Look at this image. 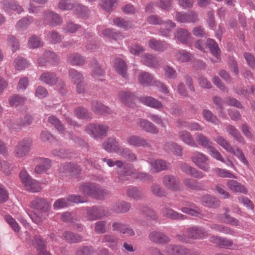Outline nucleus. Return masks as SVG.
Here are the masks:
<instances>
[{"label":"nucleus","instance_id":"f257e3e1","mask_svg":"<svg viewBox=\"0 0 255 255\" xmlns=\"http://www.w3.org/2000/svg\"><path fill=\"white\" fill-rule=\"evenodd\" d=\"M110 128L108 126L101 123H90L88 124L85 131L95 139H101L107 136Z\"/></svg>","mask_w":255,"mask_h":255},{"label":"nucleus","instance_id":"f03ea898","mask_svg":"<svg viewBox=\"0 0 255 255\" xmlns=\"http://www.w3.org/2000/svg\"><path fill=\"white\" fill-rule=\"evenodd\" d=\"M191 160L199 169L205 172H209L210 167L208 163L209 158L204 153L194 151L192 153Z\"/></svg>","mask_w":255,"mask_h":255},{"label":"nucleus","instance_id":"7ed1b4c3","mask_svg":"<svg viewBox=\"0 0 255 255\" xmlns=\"http://www.w3.org/2000/svg\"><path fill=\"white\" fill-rule=\"evenodd\" d=\"M128 170L127 173H124V179H122V181H125L128 180V179L127 177L128 176H132L133 178L139 179L141 181H151L153 179V177L149 174L140 172L136 170L133 166L131 164H127V167L125 171Z\"/></svg>","mask_w":255,"mask_h":255},{"label":"nucleus","instance_id":"20e7f679","mask_svg":"<svg viewBox=\"0 0 255 255\" xmlns=\"http://www.w3.org/2000/svg\"><path fill=\"white\" fill-rule=\"evenodd\" d=\"M126 141L131 147L143 148L152 147L150 140L136 135L128 136L126 139Z\"/></svg>","mask_w":255,"mask_h":255},{"label":"nucleus","instance_id":"39448f33","mask_svg":"<svg viewBox=\"0 0 255 255\" xmlns=\"http://www.w3.org/2000/svg\"><path fill=\"white\" fill-rule=\"evenodd\" d=\"M32 145V140L30 138H24L19 141L14 147V152L17 157H23L27 154L30 150Z\"/></svg>","mask_w":255,"mask_h":255},{"label":"nucleus","instance_id":"423d86ee","mask_svg":"<svg viewBox=\"0 0 255 255\" xmlns=\"http://www.w3.org/2000/svg\"><path fill=\"white\" fill-rule=\"evenodd\" d=\"M51 203L46 199L40 197H36L32 200L30 207L34 210L39 211L42 213H46L51 209Z\"/></svg>","mask_w":255,"mask_h":255},{"label":"nucleus","instance_id":"0eeeda50","mask_svg":"<svg viewBox=\"0 0 255 255\" xmlns=\"http://www.w3.org/2000/svg\"><path fill=\"white\" fill-rule=\"evenodd\" d=\"M102 160L107 163L108 166L112 167L116 165L117 166V172L118 174V178L120 181L122 179H124V173H128L129 171L128 170L125 171L127 167V164H125V163L122 160H116L114 161L112 159H108L106 158H102Z\"/></svg>","mask_w":255,"mask_h":255},{"label":"nucleus","instance_id":"6e6552de","mask_svg":"<svg viewBox=\"0 0 255 255\" xmlns=\"http://www.w3.org/2000/svg\"><path fill=\"white\" fill-rule=\"evenodd\" d=\"M175 38L179 42L190 46L193 41L191 33L183 28H177L174 34Z\"/></svg>","mask_w":255,"mask_h":255},{"label":"nucleus","instance_id":"1a4fd4ad","mask_svg":"<svg viewBox=\"0 0 255 255\" xmlns=\"http://www.w3.org/2000/svg\"><path fill=\"white\" fill-rule=\"evenodd\" d=\"M42 20L45 23L52 26L59 25L62 23V20L59 15L50 10H46L43 12Z\"/></svg>","mask_w":255,"mask_h":255},{"label":"nucleus","instance_id":"9d476101","mask_svg":"<svg viewBox=\"0 0 255 255\" xmlns=\"http://www.w3.org/2000/svg\"><path fill=\"white\" fill-rule=\"evenodd\" d=\"M162 183L167 189L178 191L181 189L179 179L173 175H165L162 178Z\"/></svg>","mask_w":255,"mask_h":255},{"label":"nucleus","instance_id":"9b49d317","mask_svg":"<svg viewBox=\"0 0 255 255\" xmlns=\"http://www.w3.org/2000/svg\"><path fill=\"white\" fill-rule=\"evenodd\" d=\"M175 19L180 23H194L198 19V14L193 10L187 12H177Z\"/></svg>","mask_w":255,"mask_h":255},{"label":"nucleus","instance_id":"f8f14e48","mask_svg":"<svg viewBox=\"0 0 255 255\" xmlns=\"http://www.w3.org/2000/svg\"><path fill=\"white\" fill-rule=\"evenodd\" d=\"M186 234L189 238L195 240H202L206 238L209 234L204 228L199 226H194L188 228Z\"/></svg>","mask_w":255,"mask_h":255},{"label":"nucleus","instance_id":"ddd939ff","mask_svg":"<svg viewBox=\"0 0 255 255\" xmlns=\"http://www.w3.org/2000/svg\"><path fill=\"white\" fill-rule=\"evenodd\" d=\"M87 220L89 221L96 220L101 219L106 215V212L103 207H92L86 208Z\"/></svg>","mask_w":255,"mask_h":255},{"label":"nucleus","instance_id":"4468645a","mask_svg":"<svg viewBox=\"0 0 255 255\" xmlns=\"http://www.w3.org/2000/svg\"><path fill=\"white\" fill-rule=\"evenodd\" d=\"M137 124L142 130L151 134H156L159 132L158 128L152 122L144 119H138Z\"/></svg>","mask_w":255,"mask_h":255},{"label":"nucleus","instance_id":"2eb2a0df","mask_svg":"<svg viewBox=\"0 0 255 255\" xmlns=\"http://www.w3.org/2000/svg\"><path fill=\"white\" fill-rule=\"evenodd\" d=\"M102 146L108 152H116L119 154L122 149L119 142L113 137L105 140L102 144Z\"/></svg>","mask_w":255,"mask_h":255},{"label":"nucleus","instance_id":"dca6fc26","mask_svg":"<svg viewBox=\"0 0 255 255\" xmlns=\"http://www.w3.org/2000/svg\"><path fill=\"white\" fill-rule=\"evenodd\" d=\"M127 196L130 199L138 201L142 200L144 197L143 191L136 186H129L126 189Z\"/></svg>","mask_w":255,"mask_h":255},{"label":"nucleus","instance_id":"f3484780","mask_svg":"<svg viewBox=\"0 0 255 255\" xmlns=\"http://www.w3.org/2000/svg\"><path fill=\"white\" fill-rule=\"evenodd\" d=\"M165 253L167 255H188L189 250L180 246L169 245L166 247Z\"/></svg>","mask_w":255,"mask_h":255},{"label":"nucleus","instance_id":"a211bd4d","mask_svg":"<svg viewBox=\"0 0 255 255\" xmlns=\"http://www.w3.org/2000/svg\"><path fill=\"white\" fill-rule=\"evenodd\" d=\"M39 80L49 86H53L59 81V78L55 73L50 71H45L39 78Z\"/></svg>","mask_w":255,"mask_h":255},{"label":"nucleus","instance_id":"6ab92c4d","mask_svg":"<svg viewBox=\"0 0 255 255\" xmlns=\"http://www.w3.org/2000/svg\"><path fill=\"white\" fill-rule=\"evenodd\" d=\"M160 212L162 216L171 220H183L187 219V217L168 207L162 209Z\"/></svg>","mask_w":255,"mask_h":255},{"label":"nucleus","instance_id":"aec40b11","mask_svg":"<svg viewBox=\"0 0 255 255\" xmlns=\"http://www.w3.org/2000/svg\"><path fill=\"white\" fill-rule=\"evenodd\" d=\"M160 212L162 216L171 220H183L187 219V217L168 207L162 209Z\"/></svg>","mask_w":255,"mask_h":255},{"label":"nucleus","instance_id":"412c9836","mask_svg":"<svg viewBox=\"0 0 255 255\" xmlns=\"http://www.w3.org/2000/svg\"><path fill=\"white\" fill-rule=\"evenodd\" d=\"M160 212L162 216L171 220H183L187 219V217L168 207L162 209Z\"/></svg>","mask_w":255,"mask_h":255},{"label":"nucleus","instance_id":"4be33fe9","mask_svg":"<svg viewBox=\"0 0 255 255\" xmlns=\"http://www.w3.org/2000/svg\"><path fill=\"white\" fill-rule=\"evenodd\" d=\"M114 67L115 71L123 78L127 79V66L126 62L122 59L116 58L114 60Z\"/></svg>","mask_w":255,"mask_h":255},{"label":"nucleus","instance_id":"5701e85b","mask_svg":"<svg viewBox=\"0 0 255 255\" xmlns=\"http://www.w3.org/2000/svg\"><path fill=\"white\" fill-rule=\"evenodd\" d=\"M2 4L3 8L7 12L13 10L18 13H20L24 11L23 8L19 3L13 0H3Z\"/></svg>","mask_w":255,"mask_h":255},{"label":"nucleus","instance_id":"b1692460","mask_svg":"<svg viewBox=\"0 0 255 255\" xmlns=\"http://www.w3.org/2000/svg\"><path fill=\"white\" fill-rule=\"evenodd\" d=\"M149 164L151 166V170L155 172H158L168 169V163L165 160L157 159H149Z\"/></svg>","mask_w":255,"mask_h":255},{"label":"nucleus","instance_id":"393cba45","mask_svg":"<svg viewBox=\"0 0 255 255\" xmlns=\"http://www.w3.org/2000/svg\"><path fill=\"white\" fill-rule=\"evenodd\" d=\"M91 109L94 112L98 115L106 116L111 114L112 113L108 107L96 101H94L92 102Z\"/></svg>","mask_w":255,"mask_h":255},{"label":"nucleus","instance_id":"a878e982","mask_svg":"<svg viewBox=\"0 0 255 255\" xmlns=\"http://www.w3.org/2000/svg\"><path fill=\"white\" fill-rule=\"evenodd\" d=\"M35 162L39 164L35 168V172L38 174L46 171L51 166L50 160L48 158L37 157L35 159Z\"/></svg>","mask_w":255,"mask_h":255},{"label":"nucleus","instance_id":"bb28decb","mask_svg":"<svg viewBox=\"0 0 255 255\" xmlns=\"http://www.w3.org/2000/svg\"><path fill=\"white\" fill-rule=\"evenodd\" d=\"M142 104L152 108L159 110L163 107L162 103L158 100L150 96H144L140 98Z\"/></svg>","mask_w":255,"mask_h":255},{"label":"nucleus","instance_id":"cd10ccee","mask_svg":"<svg viewBox=\"0 0 255 255\" xmlns=\"http://www.w3.org/2000/svg\"><path fill=\"white\" fill-rule=\"evenodd\" d=\"M141 62L149 67L156 68L159 64V61L156 57L153 54L149 53H145L141 56Z\"/></svg>","mask_w":255,"mask_h":255},{"label":"nucleus","instance_id":"c85d7f7f","mask_svg":"<svg viewBox=\"0 0 255 255\" xmlns=\"http://www.w3.org/2000/svg\"><path fill=\"white\" fill-rule=\"evenodd\" d=\"M149 239L151 242L157 244H165L169 241L168 237L164 233L155 231L149 234Z\"/></svg>","mask_w":255,"mask_h":255},{"label":"nucleus","instance_id":"c756f323","mask_svg":"<svg viewBox=\"0 0 255 255\" xmlns=\"http://www.w3.org/2000/svg\"><path fill=\"white\" fill-rule=\"evenodd\" d=\"M130 203L125 201H118L112 205V210L117 213H126L130 209Z\"/></svg>","mask_w":255,"mask_h":255},{"label":"nucleus","instance_id":"7c9ffc66","mask_svg":"<svg viewBox=\"0 0 255 255\" xmlns=\"http://www.w3.org/2000/svg\"><path fill=\"white\" fill-rule=\"evenodd\" d=\"M101 242L105 244L112 250H116L118 245V239L113 235L106 234L102 237Z\"/></svg>","mask_w":255,"mask_h":255},{"label":"nucleus","instance_id":"2f4dec72","mask_svg":"<svg viewBox=\"0 0 255 255\" xmlns=\"http://www.w3.org/2000/svg\"><path fill=\"white\" fill-rule=\"evenodd\" d=\"M148 45L153 50L163 51L167 48L168 44L165 41L158 40L152 38L149 40Z\"/></svg>","mask_w":255,"mask_h":255},{"label":"nucleus","instance_id":"473e14b6","mask_svg":"<svg viewBox=\"0 0 255 255\" xmlns=\"http://www.w3.org/2000/svg\"><path fill=\"white\" fill-rule=\"evenodd\" d=\"M180 139L186 144L193 147H198V145L194 140L192 135L189 131L183 130L179 133Z\"/></svg>","mask_w":255,"mask_h":255},{"label":"nucleus","instance_id":"72a5a7b5","mask_svg":"<svg viewBox=\"0 0 255 255\" xmlns=\"http://www.w3.org/2000/svg\"><path fill=\"white\" fill-rule=\"evenodd\" d=\"M97 185L85 183L79 186V191L84 195L90 196L94 198Z\"/></svg>","mask_w":255,"mask_h":255},{"label":"nucleus","instance_id":"f704fd0d","mask_svg":"<svg viewBox=\"0 0 255 255\" xmlns=\"http://www.w3.org/2000/svg\"><path fill=\"white\" fill-rule=\"evenodd\" d=\"M162 24L164 27H161L159 29V34L164 37H169L172 30L175 27L176 24L171 20H167L165 21H162Z\"/></svg>","mask_w":255,"mask_h":255},{"label":"nucleus","instance_id":"c9c22d12","mask_svg":"<svg viewBox=\"0 0 255 255\" xmlns=\"http://www.w3.org/2000/svg\"><path fill=\"white\" fill-rule=\"evenodd\" d=\"M61 171L67 174L75 175L79 174L81 169L78 165L67 163L62 165Z\"/></svg>","mask_w":255,"mask_h":255},{"label":"nucleus","instance_id":"e433bc0d","mask_svg":"<svg viewBox=\"0 0 255 255\" xmlns=\"http://www.w3.org/2000/svg\"><path fill=\"white\" fill-rule=\"evenodd\" d=\"M138 81L143 86H150L154 82L153 76L146 72H141L139 73Z\"/></svg>","mask_w":255,"mask_h":255},{"label":"nucleus","instance_id":"4c0bfd02","mask_svg":"<svg viewBox=\"0 0 255 255\" xmlns=\"http://www.w3.org/2000/svg\"><path fill=\"white\" fill-rule=\"evenodd\" d=\"M201 201L202 204L211 208H217L220 204L219 199L210 195H206L201 197Z\"/></svg>","mask_w":255,"mask_h":255},{"label":"nucleus","instance_id":"58836bf2","mask_svg":"<svg viewBox=\"0 0 255 255\" xmlns=\"http://www.w3.org/2000/svg\"><path fill=\"white\" fill-rule=\"evenodd\" d=\"M67 62L73 66H82L85 63L83 57L78 53H70L67 55Z\"/></svg>","mask_w":255,"mask_h":255},{"label":"nucleus","instance_id":"ea45409f","mask_svg":"<svg viewBox=\"0 0 255 255\" xmlns=\"http://www.w3.org/2000/svg\"><path fill=\"white\" fill-rule=\"evenodd\" d=\"M202 114L204 120L208 123L217 126L220 123V120L217 118V116L214 115L212 111L208 109H203Z\"/></svg>","mask_w":255,"mask_h":255},{"label":"nucleus","instance_id":"a19ab883","mask_svg":"<svg viewBox=\"0 0 255 255\" xmlns=\"http://www.w3.org/2000/svg\"><path fill=\"white\" fill-rule=\"evenodd\" d=\"M227 186L231 190L234 192H241L244 194H246L248 192L244 185L236 180H229L227 183Z\"/></svg>","mask_w":255,"mask_h":255},{"label":"nucleus","instance_id":"79ce46f5","mask_svg":"<svg viewBox=\"0 0 255 255\" xmlns=\"http://www.w3.org/2000/svg\"><path fill=\"white\" fill-rule=\"evenodd\" d=\"M142 215L147 219L156 221L158 219V216L155 211L149 207L143 206L140 208Z\"/></svg>","mask_w":255,"mask_h":255},{"label":"nucleus","instance_id":"37998d69","mask_svg":"<svg viewBox=\"0 0 255 255\" xmlns=\"http://www.w3.org/2000/svg\"><path fill=\"white\" fill-rule=\"evenodd\" d=\"M164 149L167 151H172L177 156L182 155V147L181 146L173 142H167L164 144Z\"/></svg>","mask_w":255,"mask_h":255},{"label":"nucleus","instance_id":"c03bdc74","mask_svg":"<svg viewBox=\"0 0 255 255\" xmlns=\"http://www.w3.org/2000/svg\"><path fill=\"white\" fill-rule=\"evenodd\" d=\"M62 238L69 243L80 242L82 240V236L70 231L65 232L63 233Z\"/></svg>","mask_w":255,"mask_h":255},{"label":"nucleus","instance_id":"a18cd8bd","mask_svg":"<svg viewBox=\"0 0 255 255\" xmlns=\"http://www.w3.org/2000/svg\"><path fill=\"white\" fill-rule=\"evenodd\" d=\"M73 10L80 17L86 18L88 16L89 9L86 6L80 4L75 3Z\"/></svg>","mask_w":255,"mask_h":255},{"label":"nucleus","instance_id":"49530a36","mask_svg":"<svg viewBox=\"0 0 255 255\" xmlns=\"http://www.w3.org/2000/svg\"><path fill=\"white\" fill-rule=\"evenodd\" d=\"M118 97L121 101L125 105H128L135 98L134 95L129 91H121Z\"/></svg>","mask_w":255,"mask_h":255},{"label":"nucleus","instance_id":"de8ad7c7","mask_svg":"<svg viewBox=\"0 0 255 255\" xmlns=\"http://www.w3.org/2000/svg\"><path fill=\"white\" fill-rule=\"evenodd\" d=\"M75 115L80 119L88 120L92 118V114L85 108L79 107L74 110Z\"/></svg>","mask_w":255,"mask_h":255},{"label":"nucleus","instance_id":"09e8293b","mask_svg":"<svg viewBox=\"0 0 255 255\" xmlns=\"http://www.w3.org/2000/svg\"><path fill=\"white\" fill-rule=\"evenodd\" d=\"M34 19L32 16H27L18 20L16 24V27L19 30H23L33 22Z\"/></svg>","mask_w":255,"mask_h":255},{"label":"nucleus","instance_id":"8fccbe9b","mask_svg":"<svg viewBox=\"0 0 255 255\" xmlns=\"http://www.w3.org/2000/svg\"><path fill=\"white\" fill-rule=\"evenodd\" d=\"M119 154L129 162H134L137 160L136 154L127 148L122 149Z\"/></svg>","mask_w":255,"mask_h":255},{"label":"nucleus","instance_id":"3c124183","mask_svg":"<svg viewBox=\"0 0 255 255\" xmlns=\"http://www.w3.org/2000/svg\"><path fill=\"white\" fill-rule=\"evenodd\" d=\"M196 140L200 146L205 148L208 149L212 146V142L210 139L202 133L197 134Z\"/></svg>","mask_w":255,"mask_h":255},{"label":"nucleus","instance_id":"603ef678","mask_svg":"<svg viewBox=\"0 0 255 255\" xmlns=\"http://www.w3.org/2000/svg\"><path fill=\"white\" fill-rule=\"evenodd\" d=\"M48 122L52 125L55 128L62 133L65 132V128L64 125L62 124L58 118L55 116H51L48 119Z\"/></svg>","mask_w":255,"mask_h":255},{"label":"nucleus","instance_id":"864d4df0","mask_svg":"<svg viewBox=\"0 0 255 255\" xmlns=\"http://www.w3.org/2000/svg\"><path fill=\"white\" fill-rule=\"evenodd\" d=\"M47 40L52 44L60 42L62 40V36L56 31H48L46 35Z\"/></svg>","mask_w":255,"mask_h":255},{"label":"nucleus","instance_id":"5fc2aeb1","mask_svg":"<svg viewBox=\"0 0 255 255\" xmlns=\"http://www.w3.org/2000/svg\"><path fill=\"white\" fill-rule=\"evenodd\" d=\"M214 140L225 150L228 152H233V147L229 142L223 136H217Z\"/></svg>","mask_w":255,"mask_h":255},{"label":"nucleus","instance_id":"6e6d98bb","mask_svg":"<svg viewBox=\"0 0 255 255\" xmlns=\"http://www.w3.org/2000/svg\"><path fill=\"white\" fill-rule=\"evenodd\" d=\"M226 130L229 134L231 135L237 141L240 142L244 141V138L239 131L233 126L228 125L226 127Z\"/></svg>","mask_w":255,"mask_h":255},{"label":"nucleus","instance_id":"4d7b16f0","mask_svg":"<svg viewBox=\"0 0 255 255\" xmlns=\"http://www.w3.org/2000/svg\"><path fill=\"white\" fill-rule=\"evenodd\" d=\"M176 58L181 62H187L192 59V55L185 50H180L175 53Z\"/></svg>","mask_w":255,"mask_h":255},{"label":"nucleus","instance_id":"13d9d810","mask_svg":"<svg viewBox=\"0 0 255 255\" xmlns=\"http://www.w3.org/2000/svg\"><path fill=\"white\" fill-rule=\"evenodd\" d=\"M27 45L29 48L34 49L43 46V42L38 36L33 35L28 39Z\"/></svg>","mask_w":255,"mask_h":255},{"label":"nucleus","instance_id":"bf43d9fd","mask_svg":"<svg viewBox=\"0 0 255 255\" xmlns=\"http://www.w3.org/2000/svg\"><path fill=\"white\" fill-rule=\"evenodd\" d=\"M69 76L74 84L84 81L82 73L74 69H70L69 70Z\"/></svg>","mask_w":255,"mask_h":255},{"label":"nucleus","instance_id":"052dcab7","mask_svg":"<svg viewBox=\"0 0 255 255\" xmlns=\"http://www.w3.org/2000/svg\"><path fill=\"white\" fill-rule=\"evenodd\" d=\"M32 245L38 251L46 249L45 241L40 236L35 235L34 237Z\"/></svg>","mask_w":255,"mask_h":255},{"label":"nucleus","instance_id":"680f3d73","mask_svg":"<svg viewBox=\"0 0 255 255\" xmlns=\"http://www.w3.org/2000/svg\"><path fill=\"white\" fill-rule=\"evenodd\" d=\"M113 23L117 26L122 28L125 30H127L131 27L130 22L119 17H115L113 19Z\"/></svg>","mask_w":255,"mask_h":255},{"label":"nucleus","instance_id":"e2e57ef3","mask_svg":"<svg viewBox=\"0 0 255 255\" xmlns=\"http://www.w3.org/2000/svg\"><path fill=\"white\" fill-rule=\"evenodd\" d=\"M192 208L189 207H182L181 208V211L184 213L193 216H198L201 213V209L195 205L191 206Z\"/></svg>","mask_w":255,"mask_h":255},{"label":"nucleus","instance_id":"0e129e2a","mask_svg":"<svg viewBox=\"0 0 255 255\" xmlns=\"http://www.w3.org/2000/svg\"><path fill=\"white\" fill-rule=\"evenodd\" d=\"M13 65L16 70H22L28 67L29 65L27 61L21 57H18L14 62Z\"/></svg>","mask_w":255,"mask_h":255},{"label":"nucleus","instance_id":"69168bd1","mask_svg":"<svg viewBox=\"0 0 255 255\" xmlns=\"http://www.w3.org/2000/svg\"><path fill=\"white\" fill-rule=\"evenodd\" d=\"M118 0H101L100 4L101 7L107 12L111 11Z\"/></svg>","mask_w":255,"mask_h":255},{"label":"nucleus","instance_id":"338daca9","mask_svg":"<svg viewBox=\"0 0 255 255\" xmlns=\"http://www.w3.org/2000/svg\"><path fill=\"white\" fill-rule=\"evenodd\" d=\"M91 67L92 69V76L94 78H98L103 74L104 71L96 60L94 59L92 61Z\"/></svg>","mask_w":255,"mask_h":255},{"label":"nucleus","instance_id":"774afa93","mask_svg":"<svg viewBox=\"0 0 255 255\" xmlns=\"http://www.w3.org/2000/svg\"><path fill=\"white\" fill-rule=\"evenodd\" d=\"M95 252L92 246H83L78 248L75 252L76 255H92Z\"/></svg>","mask_w":255,"mask_h":255}]
</instances>
